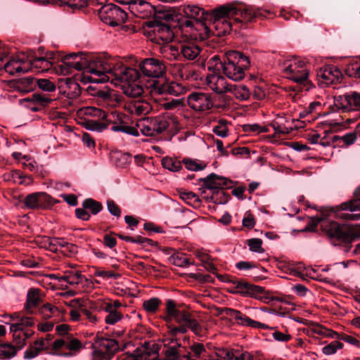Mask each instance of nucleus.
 <instances>
[{"label":"nucleus","instance_id":"1","mask_svg":"<svg viewBox=\"0 0 360 360\" xmlns=\"http://www.w3.org/2000/svg\"><path fill=\"white\" fill-rule=\"evenodd\" d=\"M99 77H91L96 83L110 82L117 87H121L123 93L129 97H139L143 93V86L137 81L139 72L134 68L124 65L119 57L105 56L103 63L96 67Z\"/></svg>","mask_w":360,"mask_h":360},{"label":"nucleus","instance_id":"2","mask_svg":"<svg viewBox=\"0 0 360 360\" xmlns=\"http://www.w3.org/2000/svg\"><path fill=\"white\" fill-rule=\"evenodd\" d=\"M103 61L104 57L87 56L82 53L68 54L60 60L56 54V63L51 71L58 75H68L72 74L74 70H82L81 82L96 83L91 80V77H99L100 73L96 71L97 69L96 67L98 63H103Z\"/></svg>","mask_w":360,"mask_h":360},{"label":"nucleus","instance_id":"3","mask_svg":"<svg viewBox=\"0 0 360 360\" xmlns=\"http://www.w3.org/2000/svg\"><path fill=\"white\" fill-rule=\"evenodd\" d=\"M141 73L150 78L146 88L151 94L177 96L181 94V86L175 82H169L165 77L166 66L165 63L155 58H148L139 64Z\"/></svg>","mask_w":360,"mask_h":360},{"label":"nucleus","instance_id":"4","mask_svg":"<svg viewBox=\"0 0 360 360\" xmlns=\"http://www.w3.org/2000/svg\"><path fill=\"white\" fill-rule=\"evenodd\" d=\"M215 18L216 27L223 26V33L229 32L235 23L252 21L260 15V10L252 7L229 4L221 6L212 11Z\"/></svg>","mask_w":360,"mask_h":360},{"label":"nucleus","instance_id":"5","mask_svg":"<svg viewBox=\"0 0 360 360\" xmlns=\"http://www.w3.org/2000/svg\"><path fill=\"white\" fill-rule=\"evenodd\" d=\"M184 13L188 19L181 23V32L186 37L189 34L192 39L205 40L210 33V30L205 22L209 14L203 8L191 5L184 8Z\"/></svg>","mask_w":360,"mask_h":360},{"label":"nucleus","instance_id":"6","mask_svg":"<svg viewBox=\"0 0 360 360\" xmlns=\"http://www.w3.org/2000/svg\"><path fill=\"white\" fill-rule=\"evenodd\" d=\"M78 118L83 120L86 129L91 131H102L110 124L112 126L120 124L123 115L117 111L107 112L100 108L86 106L77 111Z\"/></svg>","mask_w":360,"mask_h":360},{"label":"nucleus","instance_id":"7","mask_svg":"<svg viewBox=\"0 0 360 360\" xmlns=\"http://www.w3.org/2000/svg\"><path fill=\"white\" fill-rule=\"evenodd\" d=\"M165 115L147 117L136 122V127L128 126L122 120L120 124L111 127L113 131H122L134 136H138L139 131L144 136H153L166 131Z\"/></svg>","mask_w":360,"mask_h":360},{"label":"nucleus","instance_id":"8","mask_svg":"<svg viewBox=\"0 0 360 360\" xmlns=\"http://www.w3.org/2000/svg\"><path fill=\"white\" fill-rule=\"evenodd\" d=\"M249 66L250 60L248 56L240 52L231 51L226 54L223 72L230 79L239 81L244 78L245 70Z\"/></svg>","mask_w":360,"mask_h":360},{"label":"nucleus","instance_id":"9","mask_svg":"<svg viewBox=\"0 0 360 360\" xmlns=\"http://www.w3.org/2000/svg\"><path fill=\"white\" fill-rule=\"evenodd\" d=\"M281 68L284 76L295 82L304 83L309 78V69L307 65L300 58H292L285 60Z\"/></svg>","mask_w":360,"mask_h":360},{"label":"nucleus","instance_id":"10","mask_svg":"<svg viewBox=\"0 0 360 360\" xmlns=\"http://www.w3.org/2000/svg\"><path fill=\"white\" fill-rule=\"evenodd\" d=\"M14 320L15 322L10 325V330L13 333V338L15 344L19 345V348H22L25 345L26 340L33 334L32 330L26 329V328L34 326L35 321L31 316H17L16 319Z\"/></svg>","mask_w":360,"mask_h":360},{"label":"nucleus","instance_id":"11","mask_svg":"<svg viewBox=\"0 0 360 360\" xmlns=\"http://www.w3.org/2000/svg\"><path fill=\"white\" fill-rule=\"evenodd\" d=\"M313 220L317 224L322 222L323 230L330 238H336L342 242H351V236L349 233V226L346 224H339L333 221H325L323 217H314Z\"/></svg>","mask_w":360,"mask_h":360},{"label":"nucleus","instance_id":"12","mask_svg":"<svg viewBox=\"0 0 360 360\" xmlns=\"http://www.w3.org/2000/svg\"><path fill=\"white\" fill-rule=\"evenodd\" d=\"M100 19L112 27L123 24L127 18V13L119 6L109 4L102 6L98 13Z\"/></svg>","mask_w":360,"mask_h":360},{"label":"nucleus","instance_id":"13","mask_svg":"<svg viewBox=\"0 0 360 360\" xmlns=\"http://www.w3.org/2000/svg\"><path fill=\"white\" fill-rule=\"evenodd\" d=\"M342 76L341 71L334 65L324 66L320 68L316 73L318 82L321 86H327L339 82Z\"/></svg>","mask_w":360,"mask_h":360},{"label":"nucleus","instance_id":"14","mask_svg":"<svg viewBox=\"0 0 360 360\" xmlns=\"http://www.w3.org/2000/svg\"><path fill=\"white\" fill-rule=\"evenodd\" d=\"M188 106L195 111H206L213 106L210 94L202 92H193L187 97Z\"/></svg>","mask_w":360,"mask_h":360},{"label":"nucleus","instance_id":"15","mask_svg":"<svg viewBox=\"0 0 360 360\" xmlns=\"http://www.w3.org/2000/svg\"><path fill=\"white\" fill-rule=\"evenodd\" d=\"M182 34L185 39L179 44L181 60H193L197 58L201 52V48L195 41L198 39H192L189 34H188L187 37L184 32H182Z\"/></svg>","mask_w":360,"mask_h":360},{"label":"nucleus","instance_id":"16","mask_svg":"<svg viewBox=\"0 0 360 360\" xmlns=\"http://www.w3.org/2000/svg\"><path fill=\"white\" fill-rule=\"evenodd\" d=\"M205 84L210 90L217 94H223L229 92L230 84L221 74L212 72L207 74L205 78Z\"/></svg>","mask_w":360,"mask_h":360},{"label":"nucleus","instance_id":"17","mask_svg":"<svg viewBox=\"0 0 360 360\" xmlns=\"http://www.w3.org/2000/svg\"><path fill=\"white\" fill-rule=\"evenodd\" d=\"M224 314L233 319L237 324L242 326L250 327L252 328H268V326L259 321H255L242 314L240 311L231 309L224 308L222 310Z\"/></svg>","mask_w":360,"mask_h":360},{"label":"nucleus","instance_id":"18","mask_svg":"<svg viewBox=\"0 0 360 360\" xmlns=\"http://www.w3.org/2000/svg\"><path fill=\"white\" fill-rule=\"evenodd\" d=\"M153 38L152 41L155 43L168 44L174 37V33L172 28L165 23L157 22L152 26Z\"/></svg>","mask_w":360,"mask_h":360},{"label":"nucleus","instance_id":"19","mask_svg":"<svg viewBox=\"0 0 360 360\" xmlns=\"http://www.w3.org/2000/svg\"><path fill=\"white\" fill-rule=\"evenodd\" d=\"M30 63V70H35L37 72L51 71L53 66L56 63V53H50L45 57H39L28 59Z\"/></svg>","mask_w":360,"mask_h":360},{"label":"nucleus","instance_id":"20","mask_svg":"<svg viewBox=\"0 0 360 360\" xmlns=\"http://www.w3.org/2000/svg\"><path fill=\"white\" fill-rule=\"evenodd\" d=\"M130 11L140 18H149L155 14V8L144 0H136L131 4Z\"/></svg>","mask_w":360,"mask_h":360},{"label":"nucleus","instance_id":"21","mask_svg":"<svg viewBox=\"0 0 360 360\" xmlns=\"http://www.w3.org/2000/svg\"><path fill=\"white\" fill-rule=\"evenodd\" d=\"M94 95L98 105L104 107H115L119 101L115 92L105 87L102 89L96 90Z\"/></svg>","mask_w":360,"mask_h":360},{"label":"nucleus","instance_id":"22","mask_svg":"<svg viewBox=\"0 0 360 360\" xmlns=\"http://www.w3.org/2000/svg\"><path fill=\"white\" fill-rule=\"evenodd\" d=\"M124 109L131 115L141 116L149 113L152 110V107L147 101L137 99L126 102Z\"/></svg>","mask_w":360,"mask_h":360},{"label":"nucleus","instance_id":"23","mask_svg":"<svg viewBox=\"0 0 360 360\" xmlns=\"http://www.w3.org/2000/svg\"><path fill=\"white\" fill-rule=\"evenodd\" d=\"M44 294L35 288H30L27 292L25 309L28 313H34V309L43 302Z\"/></svg>","mask_w":360,"mask_h":360},{"label":"nucleus","instance_id":"24","mask_svg":"<svg viewBox=\"0 0 360 360\" xmlns=\"http://www.w3.org/2000/svg\"><path fill=\"white\" fill-rule=\"evenodd\" d=\"M292 120L288 117L278 115L271 123L276 134H288L293 129Z\"/></svg>","mask_w":360,"mask_h":360},{"label":"nucleus","instance_id":"25","mask_svg":"<svg viewBox=\"0 0 360 360\" xmlns=\"http://www.w3.org/2000/svg\"><path fill=\"white\" fill-rule=\"evenodd\" d=\"M49 198V196L46 193H33L26 196L24 203L30 209H36L43 207Z\"/></svg>","mask_w":360,"mask_h":360},{"label":"nucleus","instance_id":"26","mask_svg":"<svg viewBox=\"0 0 360 360\" xmlns=\"http://www.w3.org/2000/svg\"><path fill=\"white\" fill-rule=\"evenodd\" d=\"M63 94L70 100H74L79 97L81 89L79 84L72 78H67L61 86Z\"/></svg>","mask_w":360,"mask_h":360},{"label":"nucleus","instance_id":"27","mask_svg":"<svg viewBox=\"0 0 360 360\" xmlns=\"http://www.w3.org/2000/svg\"><path fill=\"white\" fill-rule=\"evenodd\" d=\"M50 348V344L45 340H37L30 345L24 353L25 359H32L37 356L42 350H46Z\"/></svg>","mask_w":360,"mask_h":360},{"label":"nucleus","instance_id":"28","mask_svg":"<svg viewBox=\"0 0 360 360\" xmlns=\"http://www.w3.org/2000/svg\"><path fill=\"white\" fill-rule=\"evenodd\" d=\"M205 188L210 190H216L220 187L229 186L230 182L226 179L219 176L214 174H211L203 179Z\"/></svg>","mask_w":360,"mask_h":360},{"label":"nucleus","instance_id":"29","mask_svg":"<svg viewBox=\"0 0 360 360\" xmlns=\"http://www.w3.org/2000/svg\"><path fill=\"white\" fill-rule=\"evenodd\" d=\"M172 74L183 80H195L198 79L196 72L189 70L181 63L174 65Z\"/></svg>","mask_w":360,"mask_h":360},{"label":"nucleus","instance_id":"30","mask_svg":"<svg viewBox=\"0 0 360 360\" xmlns=\"http://www.w3.org/2000/svg\"><path fill=\"white\" fill-rule=\"evenodd\" d=\"M162 56L168 60H181L179 44L174 46L167 44L160 48Z\"/></svg>","mask_w":360,"mask_h":360},{"label":"nucleus","instance_id":"31","mask_svg":"<svg viewBox=\"0 0 360 360\" xmlns=\"http://www.w3.org/2000/svg\"><path fill=\"white\" fill-rule=\"evenodd\" d=\"M50 245L56 247L53 250L59 251V248L61 249L64 254L70 253V255L75 254L77 252V247L72 244L65 241L62 238H53L50 240Z\"/></svg>","mask_w":360,"mask_h":360},{"label":"nucleus","instance_id":"32","mask_svg":"<svg viewBox=\"0 0 360 360\" xmlns=\"http://www.w3.org/2000/svg\"><path fill=\"white\" fill-rule=\"evenodd\" d=\"M98 347L112 356L119 350L118 342L115 339L102 338L98 341Z\"/></svg>","mask_w":360,"mask_h":360},{"label":"nucleus","instance_id":"33","mask_svg":"<svg viewBox=\"0 0 360 360\" xmlns=\"http://www.w3.org/2000/svg\"><path fill=\"white\" fill-rule=\"evenodd\" d=\"M60 281H65L70 285H77L84 280H86L85 277L81 274L78 271H65L64 274L58 277Z\"/></svg>","mask_w":360,"mask_h":360},{"label":"nucleus","instance_id":"34","mask_svg":"<svg viewBox=\"0 0 360 360\" xmlns=\"http://www.w3.org/2000/svg\"><path fill=\"white\" fill-rule=\"evenodd\" d=\"M232 94L238 99L245 101L250 98V91L249 89L243 84H231L229 88V92Z\"/></svg>","mask_w":360,"mask_h":360},{"label":"nucleus","instance_id":"35","mask_svg":"<svg viewBox=\"0 0 360 360\" xmlns=\"http://www.w3.org/2000/svg\"><path fill=\"white\" fill-rule=\"evenodd\" d=\"M334 105L338 110L343 112L352 111L349 94L335 96L334 97Z\"/></svg>","mask_w":360,"mask_h":360},{"label":"nucleus","instance_id":"36","mask_svg":"<svg viewBox=\"0 0 360 360\" xmlns=\"http://www.w3.org/2000/svg\"><path fill=\"white\" fill-rule=\"evenodd\" d=\"M340 207L342 210H349L352 212L360 210V186L354 192V199L342 203Z\"/></svg>","mask_w":360,"mask_h":360},{"label":"nucleus","instance_id":"37","mask_svg":"<svg viewBox=\"0 0 360 360\" xmlns=\"http://www.w3.org/2000/svg\"><path fill=\"white\" fill-rule=\"evenodd\" d=\"M16 345V347L12 345L11 344L0 345V359H9L15 356L17 354L18 350L21 349L19 348L18 344Z\"/></svg>","mask_w":360,"mask_h":360},{"label":"nucleus","instance_id":"38","mask_svg":"<svg viewBox=\"0 0 360 360\" xmlns=\"http://www.w3.org/2000/svg\"><path fill=\"white\" fill-rule=\"evenodd\" d=\"M35 86V82L31 77H27L21 79L16 84L18 90L22 93H27L32 91Z\"/></svg>","mask_w":360,"mask_h":360},{"label":"nucleus","instance_id":"39","mask_svg":"<svg viewBox=\"0 0 360 360\" xmlns=\"http://www.w3.org/2000/svg\"><path fill=\"white\" fill-rule=\"evenodd\" d=\"M39 313L42 316L44 319L53 318L56 315L59 314V311L57 307L51 305V304H44L39 309Z\"/></svg>","mask_w":360,"mask_h":360},{"label":"nucleus","instance_id":"40","mask_svg":"<svg viewBox=\"0 0 360 360\" xmlns=\"http://www.w3.org/2000/svg\"><path fill=\"white\" fill-rule=\"evenodd\" d=\"M167 122L166 131L173 135L176 134L181 129V126L178 120L174 117L165 115Z\"/></svg>","mask_w":360,"mask_h":360},{"label":"nucleus","instance_id":"41","mask_svg":"<svg viewBox=\"0 0 360 360\" xmlns=\"http://www.w3.org/2000/svg\"><path fill=\"white\" fill-rule=\"evenodd\" d=\"M26 101H32L41 106H46L51 102V98L48 96L41 94H33L31 96H28L24 99Z\"/></svg>","mask_w":360,"mask_h":360},{"label":"nucleus","instance_id":"42","mask_svg":"<svg viewBox=\"0 0 360 360\" xmlns=\"http://www.w3.org/2000/svg\"><path fill=\"white\" fill-rule=\"evenodd\" d=\"M227 121L221 119L217 122V124L213 127V132L217 135L218 136H220L221 138L226 137L228 135V127H227Z\"/></svg>","mask_w":360,"mask_h":360},{"label":"nucleus","instance_id":"43","mask_svg":"<svg viewBox=\"0 0 360 360\" xmlns=\"http://www.w3.org/2000/svg\"><path fill=\"white\" fill-rule=\"evenodd\" d=\"M161 300L158 297H152L145 300L143 303V309L149 313H155L159 308Z\"/></svg>","mask_w":360,"mask_h":360},{"label":"nucleus","instance_id":"44","mask_svg":"<svg viewBox=\"0 0 360 360\" xmlns=\"http://www.w3.org/2000/svg\"><path fill=\"white\" fill-rule=\"evenodd\" d=\"M162 164L164 168L172 172H177L182 168L181 163L179 161L169 158L162 159Z\"/></svg>","mask_w":360,"mask_h":360},{"label":"nucleus","instance_id":"45","mask_svg":"<svg viewBox=\"0 0 360 360\" xmlns=\"http://www.w3.org/2000/svg\"><path fill=\"white\" fill-rule=\"evenodd\" d=\"M82 347V344L77 338L72 337V335H68L66 336V349L72 351L77 352Z\"/></svg>","mask_w":360,"mask_h":360},{"label":"nucleus","instance_id":"46","mask_svg":"<svg viewBox=\"0 0 360 360\" xmlns=\"http://www.w3.org/2000/svg\"><path fill=\"white\" fill-rule=\"evenodd\" d=\"M343 347V344L339 341H333L330 344L322 348V352L325 355H332L337 352L338 349Z\"/></svg>","mask_w":360,"mask_h":360},{"label":"nucleus","instance_id":"47","mask_svg":"<svg viewBox=\"0 0 360 360\" xmlns=\"http://www.w3.org/2000/svg\"><path fill=\"white\" fill-rule=\"evenodd\" d=\"M105 311L108 313L105 317V321L107 324L113 325L120 321L122 318V314L118 310Z\"/></svg>","mask_w":360,"mask_h":360},{"label":"nucleus","instance_id":"48","mask_svg":"<svg viewBox=\"0 0 360 360\" xmlns=\"http://www.w3.org/2000/svg\"><path fill=\"white\" fill-rule=\"evenodd\" d=\"M171 259L174 265L180 267H185L191 264L189 259L181 253L174 255Z\"/></svg>","mask_w":360,"mask_h":360},{"label":"nucleus","instance_id":"49","mask_svg":"<svg viewBox=\"0 0 360 360\" xmlns=\"http://www.w3.org/2000/svg\"><path fill=\"white\" fill-rule=\"evenodd\" d=\"M82 205L85 209H90L94 214H96L102 209L101 205L92 199L85 200Z\"/></svg>","mask_w":360,"mask_h":360},{"label":"nucleus","instance_id":"50","mask_svg":"<svg viewBox=\"0 0 360 360\" xmlns=\"http://www.w3.org/2000/svg\"><path fill=\"white\" fill-rule=\"evenodd\" d=\"M71 306L72 307H80L81 312L92 323L97 321V318L89 310L82 308L80 302L78 300H73L71 301Z\"/></svg>","mask_w":360,"mask_h":360},{"label":"nucleus","instance_id":"51","mask_svg":"<svg viewBox=\"0 0 360 360\" xmlns=\"http://www.w3.org/2000/svg\"><path fill=\"white\" fill-rule=\"evenodd\" d=\"M37 82L39 88L44 91L52 92L56 90L55 84L49 79H38Z\"/></svg>","mask_w":360,"mask_h":360},{"label":"nucleus","instance_id":"52","mask_svg":"<svg viewBox=\"0 0 360 360\" xmlns=\"http://www.w3.org/2000/svg\"><path fill=\"white\" fill-rule=\"evenodd\" d=\"M224 62H221L218 56H212L207 62L209 70H219L223 69Z\"/></svg>","mask_w":360,"mask_h":360},{"label":"nucleus","instance_id":"53","mask_svg":"<svg viewBox=\"0 0 360 360\" xmlns=\"http://www.w3.org/2000/svg\"><path fill=\"white\" fill-rule=\"evenodd\" d=\"M262 240L259 238H252L248 240V246L252 252L262 253L264 249L262 247Z\"/></svg>","mask_w":360,"mask_h":360},{"label":"nucleus","instance_id":"54","mask_svg":"<svg viewBox=\"0 0 360 360\" xmlns=\"http://www.w3.org/2000/svg\"><path fill=\"white\" fill-rule=\"evenodd\" d=\"M253 356L248 352L234 349L232 360H253Z\"/></svg>","mask_w":360,"mask_h":360},{"label":"nucleus","instance_id":"55","mask_svg":"<svg viewBox=\"0 0 360 360\" xmlns=\"http://www.w3.org/2000/svg\"><path fill=\"white\" fill-rule=\"evenodd\" d=\"M184 101L181 98H174L163 104V107L166 110H174L183 108Z\"/></svg>","mask_w":360,"mask_h":360},{"label":"nucleus","instance_id":"56","mask_svg":"<svg viewBox=\"0 0 360 360\" xmlns=\"http://www.w3.org/2000/svg\"><path fill=\"white\" fill-rule=\"evenodd\" d=\"M184 163L186 168L191 171H200L202 170L205 167V165L198 163L197 162L190 159L184 160Z\"/></svg>","mask_w":360,"mask_h":360},{"label":"nucleus","instance_id":"57","mask_svg":"<svg viewBox=\"0 0 360 360\" xmlns=\"http://www.w3.org/2000/svg\"><path fill=\"white\" fill-rule=\"evenodd\" d=\"M120 306L121 303L118 300L104 301L101 305V309L103 311H114L117 310Z\"/></svg>","mask_w":360,"mask_h":360},{"label":"nucleus","instance_id":"58","mask_svg":"<svg viewBox=\"0 0 360 360\" xmlns=\"http://www.w3.org/2000/svg\"><path fill=\"white\" fill-rule=\"evenodd\" d=\"M349 95L352 111L360 110V94L354 91L349 93Z\"/></svg>","mask_w":360,"mask_h":360},{"label":"nucleus","instance_id":"59","mask_svg":"<svg viewBox=\"0 0 360 360\" xmlns=\"http://www.w3.org/2000/svg\"><path fill=\"white\" fill-rule=\"evenodd\" d=\"M234 349H221L216 352L217 359L224 360H232Z\"/></svg>","mask_w":360,"mask_h":360},{"label":"nucleus","instance_id":"60","mask_svg":"<svg viewBox=\"0 0 360 360\" xmlns=\"http://www.w3.org/2000/svg\"><path fill=\"white\" fill-rule=\"evenodd\" d=\"M357 139V135L355 131L349 132L341 136V141L347 146L353 144Z\"/></svg>","mask_w":360,"mask_h":360},{"label":"nucleus","instance_id":"61","mask_svg":"<svg viewBox=\"0 0 360 360\" xmlns=\"http://www.w3.org/2000/svg\"><path fill=\"white\" fill-rule=\"evenodd\" d=\"M243 131L247 134H252L255 135L259 134V124H245L242 126Z\"/></svg>","mask_w":360,"mask_h":360},{"label":"nucleus","instance_id":"62","mask_svg":"<svg viewBox=\"0 0 360 360\" xmlns=\"http://www.w3.org/2000/svg\"><path fill=\"white\" fill-rule=\"evenodd\" d=\"M112 356L103 352L98 347L96 349L93 354V360H111Z\"/></svg>","mask_w":360,"mask_h":360},{"label":"nucleus","instance_id":"63","mask_svg":"<svg viewBox=\"0 0 360 360\" xmlns=\"http://www.w3.org/2000/svg\"><path fill=\"white\" fill-rule=\"evenodd\" d=\"M304 265L302 263H298L289 268L290 273L294 276H303L304 273Z\"/></svg>","mask_w":360,"mask_h":360},{"label":"nucleus","instance_id":"64","mask_svg":"<svg viewBox=\"0 0 360 360\" xmlns=\"http://www.w3.org/2000/svg\"><path fill=\"white\" fill-rule=\"evenodd\" d=\"M63 2L70 7L76 9L84 7L87 4V0H63Z\"/></svg>","mask_w":360,"mask_h":360}]
</instances>
